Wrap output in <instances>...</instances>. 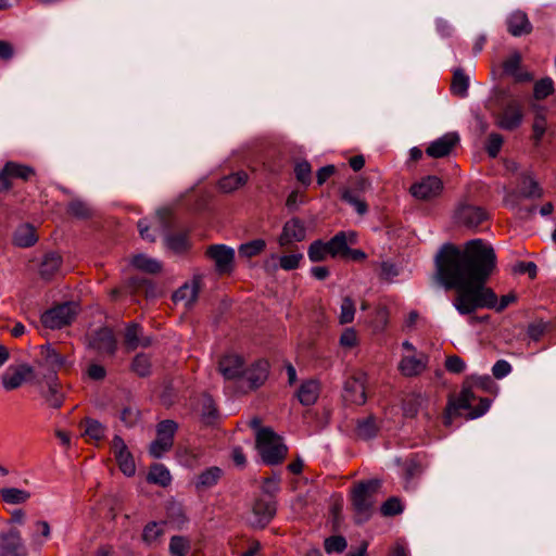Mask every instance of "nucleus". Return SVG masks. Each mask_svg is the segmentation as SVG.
I'll return each instance as SVG.
<instances>
[{"label": "nucleus", "instance_id": "f257e3e1", "mask_svg": "<svg viewBox=\"0 0 556 556\" xmlns=\"http://www.w3.org/2000/svg\"><path fill=\"white\" fill-rule=\"evenodd\" d=\"M435 267L440 285L457 291L453 306L460 315H469L478 308L502 312L516 301L513 293L498 301L494 291L485 287L496 268V255L492 245L482 239L469 240L463 249L444 244L435 256Z\"/></svg>", "mask_w": 556, "mask_h": 556}, {"label": "nucleus", "instance_id": "f03ea898", "mask_svg": "<svg viewBox=\"0 0 556 556\" xmlns=\"http://www.w3.org/2000/svg\"><path fill=\"white\" fill-rule=\"evenodd\" d=\"M476 400L475 394L468 388H464L457 395H450L443 416V424L447 427L451 426L453 418L462 416L464 412H466L465 416L467 419H475L485 414L490 407V400L481 397L479 399V405L473 406Z\"/></svg>", "mask_w": 556, "mask_h": 556}, {"label": "nucleus", "instance_id": "7ed1b4c3", "mask_svg": "<svg viewBox=\"0 0 556 556\" xmlns=\"http://www.w3.org/2000/svg\"><path fill=\"white\" fill-rule=\"evenodd\" d=\"M381 484L379 479H369L355 483L351 489V505L356 523L366 522L371 517Z\"/></svg>", "mask_w": 556, "mask_h": 556}, {"label": "nucleus", "instance_id": "20e7f679", "mask_svg": "<svg viewBox=\"0 0 556 556\" xmlns=\"http://www.w3.org/2000/svg\"><path fill=\"white\" fill-rule=\"evenodd\" d=\"M256 448L267 465H277L285 459L288 448L271 428L264 427L256 431Z\"/></svg>", "mask_w": 556, "mask_h": 556}, {"label": "nucleus", "instance_id": "39448f33", "mask_svg": "<svg viewBox=\"0 0 556 556\" xmlns=\"http://www.w3.org/2000/svg\"><path fill=\"white\" fill-rule=\"evenodd\" d=\"M78 314V304L75 302H65L56 305L41 315V323L49 329H61L72 324Z\"/></svg>", "mask_w": 556, "mask_h": 556}, {"label": "nucleus", "instance_id": "423d86ee", "mask_svg": "<svg viewBox=\"0 0 556 556\" xmlns=\"http://www.w3.org/2000/svg\"><path fill=\"white\" fill-rule=\"evenodd\" d=\"M276 511V502L271 497L257 498L252 505L248 521L252 528L264 529L273 520Z\"/></svg>", "mask_w": 556, "mask_h": 556}, {"label": "nucleus", "instance_id": "0eeeda50", "mask_svg": "<svg viewBox=\"0 0 556 556\" xmlns=\"http://www.w3.org/2000/svg\"><path fill=\"white\" fill-rule=\"evenodd\" d=\"M206 255L214 262L218 274H228L232 270L235 250L225 244L208 247Z\"/></svg>", "mask_w": 556, "mask_h": 556}, {"label": "nucleus", "instance_id": "6e6552de", "mask_svg": "<svg viewBox=\"0 0 556 556\" xmlns=\"http://www.w3.org/2000/svg\"><path fill=\"white\" fill-rule=\"evenodd\" d=\"M20 530L11 528L0 533V556H26Z\"/></svg>", "mask_w": 556, "mask_h": 556}, {"label": "nucleus", "instance_id": "1a4fd4ad", "mask_svg": "<svg viewBox=\"0 0 556 556\" xmlns=\"http://www.w3.org/2000/svg\"><path fill=\"white\" fill-rule=\"evenodd\" d=\"M522 118L523 114L520 103L516 100H511L497 115L496 125L504 130H514L521 125Z\"/></svg>", "mask_w": 556, "mask_h": 556}, {"label": "nucleus", "instance_id": "9d476101", "mask_svg": "<svg viewBox=\"0 0 556 556\" xmlns=\"http://www.w3.org/2000/svg\"><path fill=\"white\" fill-rule=\"evenodd\" d=\"M443 189L442 180L437 176H427L410 187V193L418 200H430L438 197Z\"/></svg>", "mask_w": 556, "mask_h": 556}, {"label": "nucleus", "instance_id": "9b49d317", "mask_svg": "<svg viewBox=\"0 0 556 556\" xmlns=\"http://www.w3.org/2000/svg\"><path fill=\"white\" fill-rule=\"evenodd\" d=\"M429 357L426 353L404 354L399 363V370L406 378H414L424 372Z\"/></svg>", "mask_w": 556, "mask_h": 556}, {"label": "nucleus", "instance_id": "f8f14e48", "mask_svg": "<svg viewBox=\"0 0 556 556\" xmlns=\"http://www.w3.org/2000/svg\"><path fill=\"white\" fill-rule=\"evenodd\" d=\"M39 366L51 374L64 368L70 361L50 344L40 348Z\"/></svg>", "mask_w": 556, "mask_h": 556}, {"label": "nucleus", "instance_id": "ddd939ff", "mask_svg": "<svg viewBox=\"0 0 556 556\" xmlns=\"http://www.w3.org/2000/svg\"><path fill=\"white\" fill-rule=\"evenodd\" d=\"M488 216L482 207L471 204H460L455 212L456 220L467 227L479 226L488 219Z\"/></svg>", "mask_w": 556, "mask_h": 556}, {"label": "nucleus", "instance_id": "4468645a", "mask_svg": "<svg viewBox=\"0 0 556 556\" xmlns=\"http://www.w3.org/2000/svg\"><path fill=\"white\" fill-rule=\"evenodd\" d=\"M218 369L226 380H232L237 378L243 379L244 376V363L241 356L237 354L224 355L219 363Z\"/></svg>", "mask_w": 556, "mask_h": 556}, {"label": "nucleus", "instance_id": "2eb2a0df", "mask_svg": "<svg viewBox=\"0 0 556 556\" xmlns=\"http://www.w3.org/2000/svg\"><path fill=\"white\" fill-rule=\"evenodd\" d=\"M458 142L459 136L457 132H447L430 142L426 149V153L434 159L444 157L451 153Z\"/></svg>", "mask_w": 556, "mask_h": 556}, {"label": "nucleus", "instance_id": "dca6fc26", "mask_svg": "<svg viewBox=\"0 0 556 556\" xmlns=\"http://www.w3.org/2000/svg\"><path fill=\"white\" fill-rule=\"evenodd\" d=\"M305 237L306 228L304 223L299 218H291L285 224L278 242L281 247H287L304 240Z\"/></svg>", "mask_w": 556, "mask_h": 556}, {"label": "nucleus", "instance_id": "f3484780", "mask_svg": "<svg viewBox=\"0 0 556 556\" xmlns=\"http://www.w3.org/2000/svg\"><path fill=\"white\" fill-rule=\"evenodd\" d=\"M33 175L34 169L30 166L15 162H8L2 172H0V191L8 190L10 188V177L27 180Z\"/></svg>", "mask_w": 556, "mask_h": 556}, {"label": "nucleus", "instance_id": "a211bd4d", "mask_svg": "<svg viewBox=\"0 0 556 556\" xmlns=\"http://www.w3.org/2000/svg\"><path fill=\"white\" fill-rule=\"evenodd\" d=\"M91 345L101 354L113 355L117 343L111 329L101 328L94 332Z\"/></svg>", "mask_w": 556, "mask_h": 556}, {"label": "nucleus", "instance_id": "6ab92c4d", "mask_svg": "<svg viewBox=\"0 0 556 556\" xmlns=\"http://www.w3.org/2000/svg\"><path fill=\"white\" fill-rule=\"evenodd\" d=\"M269 363L266 359H257L250 366H244L243 380L245 382H264L268 378Z\"/></svg>", "mask_w": 556, "mask_h": 556}, {"label": "nucleus", "instance_id": "aec40b11", "mask_svg": "<svg viewBox=\"0 0 556 556\" xmlns=\"http://www.w3.org/2000/svg\"><path fill=\"white\" fill-rule=\"evenodd\" d=\"M124 341L129 351L136 350L139 346L146 348L151 344V339L142 336V329L137 324L127 326Z\"/></svg>", "mask_w": 556, "mask_h": 556}, {"label": "nucleus", "instance_id": "412c9836", "mask_svg": "<svg viewBox=\"0 0 556 556\" xmlns=\"http://www.w3.org/2000/svg\"><path fill=\"white\" fill-rule=\"evenodd\" d=\"M36 391L51 407L58 408L63 403L64 393L62 391V384H37Z\"/></svg>", "mask_w": 556, "mask_h": 556}, {"label": "nucleus", "instance_id": "4be33fe9", "mask_svg": "<svg viewBox=\"0 0 556 556\" xmlns=\"http://www.w3.org/2000/svg\"><path fill=\"white\" fill-rule=\"evenodd\" d=\"M508 31L519 37L531 31V24L526 13L516 11L511 13L507 18Z\"/></svg>", "mask_w": 556, "mask_h": 556}, {"label": "nucleus", "instance_id": "5701e85b", "mask_svg": "<svg viewBox=\"0 0 556 556\" xmlns=\"http://www.w3.org/2000/svg\"><path fill=\"white\" fill-rule=\"evenodd\" d=\"M35 378L34 369L28 364L11 365L5 374L3 382H28Z\"/></svg>", "mask_w": 556, "mask_h": 556}, {"label": "nucleus", "instance_id": "b1692460", "mask_svg": "<svg viewBox=\"0 0 556 556\" xmlns=\"http://www.w3.org/2000/svg\"><path fill=\"white\" fill-rule=\"evenodd\" d=\"M199 294V283L197 281L187 282L173 294L175 303H182L185 307H190Z\"/></svg>", "mask_w": 556, "mask_h": 556}, {"label": "nucleus", "instance_id": "393cba45", "mask_svg": "<svg viewBox=\"0 0 556 556\" xmlns=\"http://www.w3.org/2000/svg\"><path fill=\"white\" fill-rule=\"evenodd\" d=\"M62 257L55 252L45 254L39 268V274L45 279H50L61 269Z\"/></svg>", "mask_w": 556, "mask_h": 556}, {"label": "nucleus", "instance_id": "a878e982", "mask_svg": "<svg viewBox=\"0 0 556 556\" xmlns=\"http://www.w3.org/2000/svg\"><path fill=\"white\" fill-rule=\"evenodd\" d=\"M38 240L35 228L30 224H23L13 235V243L20 248H29Z\"/></svg>", "mask_w": 556, "mask_h": 556}, {"label": "nucleus", "instance_id": "bb28decb", "mask_svg": "<svg viewBox=\"0 0 556 556\" xmlns=\"http://www.w3.org/2000/svg\"><path fill=\"white\" fill-rule=\"evenodd\" d=\"M223 470L219 467H210L202 471L194 482L195 489L198 491L207 490L214 486L218 480L222 478Z\"/></svg>", "mask_w": 556, "mask_h": 556}, {"label": "nucleus", "instance_id": "cd10ccee", "mask_svg": "<svg viewBox=\"0 0 556 556\" xmlns=\"http://www.w3.org/2000/svg\"><path fill=\"white\" fill-rule=\"evenodd\" d=\"M379 426L372 416L358 419L356 422L355 434L358 439L370 440L377 435Z\"/></svg>", "mask_w": 556, "mask_h": 556}, {"label": "nucleus", "instance_id": "c85d7f7f", "mask_svg": "<svg viewBox=\"0 0 556 556\" xmlns=\"http://www.w3.org/2000/svg\"><path fill=\"white\" fill-rule=\"evenodd\" d=\"M80 428L84 429L83 435L88 440L100 441L104 438L105 427L96 419L85 418L80 422Z\"/></svg>", "mask_w": 556, "mask_h": 556}, {"label": "nucleus", "instance_id": "c756f323", "mask_svg": "<svg viewBox=\"0 0 556 556\" xmlns=\"http://www.w3.org/2000/svg\"><path fill=\"white\" fill-rule=\"evenodd\" d=\"M365 384H344L342 396L345 402L363 405L366 402Z\"/></svg>", "mask_w": 556, "mask_h": 556}, {"label": "nucleus", "instance_id": "7c9ffc66", "mask_svg": "<svg viewBox=\"0 0 556 556\" xmlns=\"http://www.w3.org/2000/svg\"><path fill=\"white\" fill-rule=\"evenodd\" d=\"M329 249V256L337 257L340 255H348V235L345 231L338 232L329 241L326 242Z\"/></svg>", "mask_w": 556, "mask_h": 556}, {"label": "nucleus", "instance_id": "2f4dec72", "mask_svg": "<svg viewBox=\"0 0 556 556\" xmlns=\"http://www.w3.org/2000/svg\"><path fill=\"white\" fill-rule=\"evenodd\" d=\"M248 180V174L245 172H237L222 178L218 182V187L223 192H232L239 187L243 186Z\"/></svg>", "mask_w": 556, "mask_h": 556}, {"label": "nucleus", "instance_id": "473e14b6", "mask_svg": "<svg viewBox=\"0 0 556 556\" xmlns=\"http://www.w3.org/2000/svg\"><path fill=\"white\" fill-rule=\"evenodd\" d=\"M201 418L207 426H212L218 420V412L215 407V403L207 394L201 396Z\"/></svg>", "mask_w": 556, "mask_h": 556}, {"label": "nucleus", "instance_id": "72a5a7b5", "mask_svg": "<svg viewBox=\"0 0 556 556\" xmlns=\"http://www.w3.org/2000/svg\"><path fill=\"white\" fill-rule=\"evenodd\" d=\"M131 265L149 274H156L162 269V265L157 260L149 257L146 254L135 255L131 260Z\"/></svg>", "mask_w": 556, "mask_h": 556}, {"label": "nucleus", "instance_id": "f704fd0d", "mask_svg": "<svg viewBox=\"0 0 556 556\" xmlns=\"http://www.w3.org/2000/svg\"><path fill=\"white\" fill-rule=\"evenodd\" d=\"M165 245L167 249H169L174 253L179 254V253L186 252L189 249L190 242H189L187 233L178 232V233L167 235L165 237Z\"/></svg>", "mask_w": 556, "mask_h": 556}, {"label": "nucleus", "instance_id": "c9c22d12", "mask_svg": "<svg viewBox=\"0 0 556 556\" xmlns=\"http://www.w3.org/2000/svg\"><path fill=\"white\" fill-rule=\"evenodd\" d=\"M166 518L169 523L177 528H181L187 521L185 509L177 502H169L166 505Z\"/></svg>", "mask_w": 556, "mask_h": 556}, {"label": "nucleus", "instance_id": "e433bc0d", "mask_svg": "<svg viewBox=\"0 0 556 556\" xmlns=\"http://www.w3.org/2000/svg\"><path fill=\"white\" fill-rule=\"evenodd\" d=\"M295 396L302 405H313L319 396L318 384H300L295 391Z\"/></svg>", "mask_w": 556, "mask_h": 556}, {"label": "nucleus", "instance_id": "4c0bfd02", "mask_svg": "<svg viewBox=\"0 0 556 556\" xmlns=\"http://www.w3.org/2000/svg\"><path fill=\"white\" fill-rule=\"evenodd\" d=\"M0 494L5 503L13 505L23 504L30 497L29 492L17 488L1 489Z\"/></svg>", "mask_w": 556, "mask_h": 556}, {"label": "nucleus", "instance_id": "58836bf2", "mask_svg": "<svg viewBox=\"0 0 556 556\" xmlns=\"http://www.w3.org/2000/svg\"><path fill=\"white\" fill-rule=\"evenodd\" d=\"M148 480L152 483L167 486L172 481V477L168 469L164 465L155 464L149 471Z\"/></svg>", "mask_w": 556, "mask_h": 556}, {"label": "nucleus", "instance_id": "ea45409f", "mask_svg": "<svg viewBox=\"0 0 556 556\" xmlns=\"http://www.w3.org/2000/svg\"><path fill=\"white\" fill-rule=\"evenodd\" d=\"M469 77L462 70H455L451 90L454 94L465 98L468 94Z\"/></svg>", "mask_w": 556, "mask_h": 556}, {"label": "nucleus", "instance_id": "a19ab883", "mask_svg": "<svg viewBox=\"0 0 556 556\" xmlns=\"http://www.w3.org/2000/svg\"><path fill=\"white\" fill-rule=\"evenodd\" d=\"M521 58L519 53L511 54L503 64L504 72L518 80H529L531 77L528 74L519 73Z\"/></svg>", "mask_w": 556, "mask_h": 556}, {"label": "nucleus", "instance_id": "79ce46f5", "mask_svg": "<svg viewBox=\"0 0 556 556\" xmlns=\"http://www.w3.org/2000/svg\"><path fill=\"white\" fill-rule=\"evenodd\" d=\"M168 548L172 556H187L191 549V541L187 536L174 535Z\"/></svg>", "mask_w": 556, "mask_h": 556}, {"label": "nucleus", "instance_id": "37998d69", "mask_svg": "<svg viewBox=\"0 0 556 556\" xmlns=\"http://www.w3.org/2000/svg\"><path fill=\"white\" fill-rule=\"evenodd\" d=\"M178 429V424L172 419H165L156 426V437L162 441H167L172 445L174 444V435Z\"/></svg>", "mask_w": 556, "mask_h": 556}, {"label": "nucleus", "instance_id": "c03bdc74", "mask_svg": "<svg viewBox=\"0 0 556 556\" xmlns=\"http://www.w3.org/2000/svg\"><path fill=\"white\" fill-rule=\"evenodd\" d=\"M307 255L311 262H321L329 255L327 243L316 240L308 247Z\"/></svg>", "mask_w": 556, "mask_h": 556}, {"label": "nucleus", "instance_id": "a18cd8bd", "mask_svg": "<svg viewBox=\"0 0 556 556\" xmlns=\"http://www.w3.org/2000/svg\"><path fill=\"white\" fill-rule=\"evenodd\" d=\"M118 464L119 469L128 477H131L136 472V465L134 457L129 451H125L114 455Z\"/></svg>", "mask_w": 556, "mask_h": 556}, {"label": "nucleus", "instance_id": "49530a36", "mask_svg": "<svg viewBox=\"0 0 556 556\" xmlns=\"http://www.w3.org/2000/svg\"><path fill=\"white\" fill-rule=\"evenodd\" d=\"M266 247L263 239H255L239 247V254L244 257H253L260 254Z\"/></svg>", "mask_w": 556, "mask_h": 556}, {"label": "nucleus", "instance_id": "de8ad7c7", "mask_svg": "<svg viewBox=\"0 0 556 556\" xmlns=\"http://www.w3.org/2000/svg\"><path fill=\"white\" fill-rule=\"evenodd\" d=\"M520 195L528 199L541 198L542 189L531 177H525L520 188Z\"/></svg>", "mask_w": 556, "mask_h": 556}, {"label": "nucleus", "instance_id": "09e8293b", "mask_svg": "<svg viewBox=\"0 0 556 556\" xmlns=\"http://www.w3.org/2000/svg\"><path fill=\"white\" fill-rule=\"evenodd\" d=\"M163 529L162 527L152 521L149 522L142 531V540L146 544L152 545L157 542V540L163 535Z\"/></svg>", "mask_w": 556, "mask_h": 556}, {"label": "nucleus", "instance_id": "8fccbe9b", "mask_svg": "<svg viewBox=\"0 0 556 556\" xmlns=\"http://www.w3.org/2000/svg\"><path fill=\"white\" fill-rule=\"evenodd\" d=\"M554 91V83L552 78L545 77L538 80L534 85L533 96L536 100H543Z\"/></svg>", "mask_w": 556, "mask_h": 556}, {"label": "nucleus", "instance_id": "3c124183", "mask_svg": "<svg viewBox=\"0 0 556 556\" xmlns=\"http://www.w3.org/2000/svg\"><path fill=\"white\" fill-rule=\"evenodd\" d=\"M341 312L339 315L340 324H349L353 321L355 315V304L351 298H344L340 307Z\"/></svg>", "mask_w": 556, "mask_h": 556}, {"label": "nucleus", "instance_id": "603ef678", "mask_svg": "<svg viewBox=\"0 0 556 556\" xmlns=\"http://www.w3.org/2000/svg\"><path fill=\"white\" fill-rule=\"evenodd\" d=\"M151 363L150 358L146 354H138L132 362V370L139 377H147L150 372Z\"/></svg>", "mask_w": 556, "mask_h": 556}, {"label": "nucleus", "instance_id": "864d4df0", "mask_svg": "<svg viewBox=\"0 0 556 556\" xmlns=\"http://www.w3.org/2000/svg\"><path fill=\"white\" fill-rule=\"evenodd\" d=\"M294 173L296 179L305 185L308 186L312 181V167L308 162L302 161L298 162L294 167Z\"/></svg>", "mask_w": 556, "mask_h": 556}, {"label": "nucleus", "instance_id": "5fc2aeb1", "mask_svg": "<svg viewBox=\"0 0 556 556\" xmlns=\"http://www.w3.org/2000/svg\"><path fill=\"white\" fill-rule=\"evenodd\" d=\"M504 139L500 134L492 132L489 135L485 150L490 157L494 159L498 155L501 148L503 146Z\"/></svg>", "mask_w": 556, "mask_h": 556}, {"label": "nucleus", "instance_id": "6e6d98bb", "mask_svg": "<svg viewBox=\"0 0 556 556\" xmlns=\"http://www.w3.org/2000/svg\"><path fill=\"white\" fill-rule=\"evenodd\" d=\"M380 511L386 517L395 516L403 511V505L400 498L393 496L382 504Z\"/></svg>", "mask_w": 556, "mask_h": 556}, {"label": "nucleus", "instance_id": "4d7b16f0", "mask_svg": "<svg viewBox=\"0 0 556 556\" xmlns=\"http://www.w3.org/2000/svg\"><path fill=\"white\" fill-rule=\"evenodd\" d=\"M342 200L349 203L359 215L367 213V204L350 190L342 193Z\"/></svg>", "mask_w": 556, "mask_h": 556}, {"label": "nucleus", "instance_id": "13d9d810", "mask_svg": "<svg viewBox=\"0 0 556 556\" xmlns=\"http://www.w3.org/2000/svg\"><path fill=\"white\" fill-rule=\"evenodd\" d=\"M420 395H413L403 401V412L406 417H414L417 415L419 407L422 404Z\"/></svg>", "mask_w": 556, "mask_h": 556}, {"label": "nucleus", "instance_id": "bf43d9fd", "mask_svg": "<svg viewBox=\"0 0 556 556\" xmlns=\"http://www.w3.org/2000/svg\"><path fill=\"white\" fill-rule=\"evenodd\" d=\"M68 212L79 218L91 215V207L81 200H73L68 205Z\"/></svg>", "mask_w": 556, "mask_h": 556}, {"label": "nucleus", "instance_id": "052dcab7", "mask_svg": "<svg viewBox=\"0 0 556 556\" xmlns=\"http://www.w3.org/2000/svg\"><path fill=\"white\" fill-rule=\"evenodd\" d=\"M346 547V541L341 535H333L325 540V549L327 553H341Z\"/></svg>", "mask_w": 556, "mask_h": 556}, {"label": "nucleus", "instance_id": "680f3d73", "mask_svg": "<svg viewBox=\"0 0 556 556\" xmlns=\"http://www.w3.org/2000/svg\"><path fill=\"white\" fill-rule=\"evenodd\" d=\"M303 258L301 253H292L289 255H282L279 257V266L285 270H293L300 266V262Z\"/></svg>", "mask_w": 556, "mask_h": 556}, {"label": "nucleus", "instance_id": "e2e57ef3", "mask_svg": "<svg viewBox=\"0 0 556 556\" xmlns=\"http://www.w3.org/2000/svg\"><path fill=\"white\" fill-rule=\"evenodd\" d=\"M173 445L167 441H162V439L157 438L151 442L149 452L154 458H160L164 453L168 452Z\"/></svg>", "mask_w": 556, "mask_h": 556}, {"label": "nucleus", "instance_id": "0e129e2a", "mask_svg": "<svg viewBox=\"0 0 556 556\" xmlns=\"http://www.w3.org/2000/svg\"><path fill=\"white\" fill-rule=\"evenodd\" d=\"M511 372V365L505 361H497L492 367V374L495 379L501 380L507 377Z\"/></svg>", "mask_w": 556, "mask_h": 556}, {"label": "nucleus", "instance_id": "69168bd1", "mask_svg": "<svg viewBox=\"0 0 556 556\" xmlns=\"http://www.w3.org/2000/svg\"><path fill=\"white\" fill-rule=\"evenodd\" d=\"M445 368L453 374H459L465 370V362L457 355L448 356L445 361Z\"/></svg>", "mask_w": 556, "mask_h": 556}, {"label": "nucleus", "instance_id": "338daca9", "mask_svg": "<svg viewBox=\"0 0 556 556\" xmlns=\"http://www.w3.org/2000/svg\"><path fill=\"white\" fill-rule=\"evenodd\" d=\"M357 343L356 332L353 328H346L340 337V345L343 348H353Z\"/></svg>", "mask_w": 556, "mask_h": 556}, {"label": "nucleus", "instance_id": "774afa93", "mask_svg": "<svg viewBox=\"0 0 556 556\" xmlns=\"http://www.w3.org/2000/svg\"><path fill=\"white\" fill-rule=\"evenodd\" d=\"M87 377L91 380H102L105 378V369L99 364H91L87 369Z\"/></svg>", "mask_w": 556, "mask_h": 556}]
</instances>
